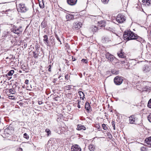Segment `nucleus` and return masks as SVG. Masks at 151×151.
I'll return each instance as SVG.
<instances>
[{
    "instance_id": "obj_54",
    "label": "nucleus",
    "mask_w": 151,
    "mask_h": 151,
    "mask_svg": "<svg viewBox=\"0 0 151 151\" xmlns=\"http://www.w3.org/2000/svg\"><path fill=\"white\" fill-rule=\"evenodd\" d=\"M122 63H125V62L124 61H123V62H122Z\"/></svg>"
},
{
    "instance_id": "obj_17",
    "label": "nucleus",
    "mask_w": 151,
    "mask_h": 151,
    "mask_svg": "<svg viewBox=\"0 0 151 151\" xmlns=\"http://www.w3.org/2000/svg\"><path fill=\"white\" fill-rule=\"evenodd\" d=\"M145 141L147 144L151 145V137L146 139Z\"/></svg>"
},
{
    "instance_id": "obj_9",
    "label": "nucleus",
    "mask_w": 151,
    "mask_h": 151,
    "mask_svg": "<svg viewBox=\"0 0 151 151\" xmlns=\"http://www.w3.org/2000/svg\"><path fill=\"white\" fill-rule=\"evenodd\" d=\"M77 1V0H67L68 4L71 6L75 5L76 4Z\"/></svg>"
},
{
    "instance_id": "obj_7",
    "label": "nucleus",
    "mask_w": 151,
    "mask_h": 151,
    "mask_svg": "<svg viewBox=\"0 0 151 151\" xmlns=\"http://www.w3.org/2000/svg\"><path fill=\"white\" fill-rule=\"evenodd\" d=\"M1 13L3 14H6V16H10L13 13V10L9 9L3 11L1 12Z\"/></svg>"
},
{
    "instance_id": "obj_48",
    "label": "nucleus",
    "mask_w": 151,
    "mask_h": 151,
    "mask_svg": "<svg viewBox=\"0 0 151 151\" xmlns=\"http://www.w3.org/2000/svg\"><path fill=\"white\" fill-rule=\"evenodd\" d=\"M29 83V80H28L26 79L25 80V83L27 84H28Z\"/></svg>"
},
{
    "instance_id": "obj_43",
    "label": "nucleus",
    "mask_w": 151,
    "mask_h": 151,
    "mask_svg": "<svg viewBox=\"0 0 151 151\" xmlns=\"http://www.w3.org/2000/svg\"><path fill=\"white\" fill-rule=\"evenodd\" d=\"M81 61L84 62L85 63H87L88 61L85 59H83Z\"/></svg>"
},
{
    "instance_id": "obj_29",
    "label": "nucleus",
    "mask_w": 151,
    "mask_h": 151,
    "mask_svg": "<svg viewBox=\"0 0 151 151\" xmlns=\"http://www.w3.org/2000/svg\"><path fill=\"white\" fill-rule=\"evenodd\" d=\"M9 92L12 94H14L15 93V91L14 89L11 88L9 90Z\"/></svg>"
},
{
    "instance_id": "obj_49",
    "label": "nucleus",
    "mask_w": 151,
    "mask_h": 151,
    "mask_svg": "<svg viewBox=\"0 0 151 151\" xmlns=\"http://www.w3.org/2000/svg\"><path fill=\"white\" fill-rule=\"evenodd\" d=\"M9 99H14V97L13 96H9Z\"/></svg>"
},
{
    "instance_id": "obj_23",
    "label": "nucleus",
    "mask_w": 151,
    "mask_h": 151,
    "mask_svg": "<svg viewBox=\"0 0 151 151\" xmlns=\"http://www.w3.org/2000/svg\"><path fill=\"white\" fill-rule=\"evenodd\" d=\"M92 31L93 32H96L98 30V28L95 26H93L91 27Z\"/></svg>"
},
{
    "instance_id": "obj_55",
    "label": "nucleus",
    "mask_w": 151,
    "mask_h": 151,
    "mask_svg": "<svg viewBox=\"0 0 151 151\" xmlns=\"http://www.w3.org/2000/svg\"><path fill=\"white\" fill-rule=\"evenodd\" d=\"M147 83H149V84H150L151 83L150 82H147Z\"/></svg>"
},
{
    "instance_id": "obj_3",
    "label": "nucleus",
    "mask_w": 151,
    "mask_h": 151,
    "mask_svg": "<svg viewBox=\"0 0 151 151\" xmlns=\"http://www.w3.org/2000/svg\"><path fill=\"white\" fill-rule=\"evenodd\" d=\"M126 20L124 16L122 14H119L116 18V21L119 23H122Z\"/></svg>"
},
{
    "instance_id": "obj_10",
    "label": "nucleus",
    "mask_w": 151,
    "mask_h": 151,
    "mask_svg": "<svg viewBox=\"0 0 151 151\" xmlns=\"http://www.w3.org/2000/svg\"><path fill=\"white\" fill-rule=\"evenodd\" d=\"M106 58L108 59L109 60L111 61L114 59V57L113 56L110 54L109 53H107L106 54Z\"/></svg>"
},
{
    "instance_id": "obj_21",
    "label": "nucleus",
    "mask_w": 151,
    "mask_h": 151,
    "mask_svg": "<svg viewBox=\"0 0 151 151\" xmlns=\"http://www.w3.org/2000/svg\"><path fill=\"white\" fill-rule=\"evenodd\" d=\"M106 30H108L109 31L112 32H114L115 30H114V28L113 27H107L106 28Z\"/></svg>"
},
{
    "instance_id": "obj_2",
    "label": "nucleus",
    "mask_w": 151,
    "mask_h": 151,
    "mask_svg": "<svg viewBox=\"0 0 151 151\" xmlns=\"http://www.w3.org/2000/svg\"><path fill=\"white\" fill-rule=\"evenodd\" d=\"M17 11L18 12L24 13L27 12L28 9L25 4L23 3H20L17 6Z\"/></svg>"
},
{
    "instance_id": "obj_56",
    "label": "nucleus",
    "mask_w": 151,
    "mask_h": 151,
    "mask_svg": "<svg viewBox=\"0 0 151 151\" xmlns=\"http://www.w3.org/2000/svg\"><path fill=\"white\" fill-rule=\"evenodd\" d=\"M50 140H49V141H48V143H50Z\"/></svg>"
},
{
    "instance_id": "obj_45",
    "label": "nucleus",
    "mask_w": 151,
    "mask_h": 151,
    "mask_svg": "<svg viewBox=\"0 0 151 151\" xmlns=\"http://www.w3.org/2000/svg\"><path fill=\"white\" fill-rule=\"evenodd\" d=\"M69 77V76L67 74L65 76V78L66 79H68Z\"/></svg>"
},
{
    "instance_id": "obj_41",
    "label": "nucleus",
    "mask_w": 151,
    "mask_h": 151,
    "mask_svg": "<svg viewBox=\"0 0 151 151\" xmlns=\"http://www.w3.org/2000/svg\"><path fill=\"white\" fill-rule=\"evenodd\" d=\"M115 122L114 121H112L111 122L112 125V126H113V127H114L113 129H114V130H115Z\"/></svg>"
},
{
    "instance_id": "obj_24",
    "label": "nucleus",
    "mask_w": 151,
    "mask_h": 151,
    "mask_svg": "<svg viewBox=\"0 0 151 151\" xmlns=\"http://www.w3.org/2000/svg\"><path fill=\"white\" fill-rule=\"evenodd\" d=\"M143 70L145 72L148 71L150 70V68L147 65L145 66L143 68Z\"/></svg>"
},
{
    "instance_id": "obj_8",
    "label": "nucleus",
    "mask_w": 151,
    "mask_h": 151,
    "mask_svg": "<svg viewBox=\"0 0 151 151\" xmlns=\"http://www.w3.org/2000/svg\"><path fill=\"white\" fill-rule=\"evenodd\" d=\"M137 119L134 115H132L129 117V121L130 124H135V121Z\"/></svg>"
},
{
    "instance_id": "obj_22",
    "label": "nucleus",
    "mask_w": 151,
    "mask_h": 151,
    "mask_svg": "<svg viewBox=\"0 0 151 151\" xmlns=\"http://www.w3.org/2000/svg\"><path fill=\"white\" fill-rule=\"evenodd\" d=\"M88 148L91 151H94L95 149V147L93 145H89Z\"/></svg>"
},
{
    "instance_id": "obj_46",
    "label": "nucleus",
    "mask_w": 151,
    "mask_h": 151,
    "mask_svg": "<svg viewBox=\"0 0 151 151\" xmlns=\"http://www.w3.org/2000/svg\"><path fill=\"white\" fill-rule=\"evenodd\" d=\"M16 151H23V150L22 148H19L17 149Z\"/></svg>"
},
{
    "instance_id": "obj_33",
    "label": "nucleus",
    "mask_w": 151,
    "mask_h": 151,
    "mask_svg": "<svg viewBox=\"0 0 151 151\" xmlns=\"http://www.w3.org/2000/svg\"><path fill=\"white\" fill-rule=\"evenodd\" d=\"M22 69L23 70H26L28 69V67L27 66H25V65L22 66Z\"/></svg>"
},
{
    "instance_id": "obj_5",
    "label": "nucleus",
    "mask_w": 151,
    "mask_h": 151,
    "mask_svg": "<svg viewBox=\"0 0 151 151\" xmlns=\"http://www.w3.org/2000/svg\"><path fill=\"white\" fill-rule=\"evenodd\" d=\"M82 25V23L81 22H75L73 24V28L76 29H78L81 27Z\"/></svg>"
},
{
    "instance_id": "obj_6",
    "label": "nucleus",
    "mask_w": 151,
    "mask_h": 151,
    "mask_svg": "<svg viewBox=\"0 0 151 151\" xmlns=\"http://www.w3.org/2000/svg\"><path fill=\"white\" fill-rule=\"evenodd\" d=\"M71 150V151H81V149L79 145H75L72 146Z\"/></svg>"
},
{
    "instance_id": "obj_27",
    "label": "nucleus",
    "mask_w": 151,
    "mask_h": 151,
    "mask_svg": "<svg viewBox=\"0 0 151 151\" xmlns=\"http://www.w3.org/2000/svg\"><path fill=\"white\" fill-rule=\"evenodd\" d=\"M14 73V70H11L9 71L7 75L9 76H12Z\"/></svg>"
},
{
    "instance_id": "obj_28",
    "label": "nucleus",
    "mask_w": 151,
    "mask_h": 151,
    "mask_svg": "<svg viewBox=\"0 0 151 151\" xmlns=\"http://www.w3.org/2000/svg\"><path fill=\"white\" fill-rule=\"evenodd\" d=\"M46 25V24L45 21H43L41 23V27L43 28L45 27Z\"/></svg>"
},
{
    "instance_id": "obj_18",
    "label": "nucleus",
    "mask_w": 151,
    "mask_h": 151,
    "mask_svg": "<svg viewBox=\"0 0 151 151\" xmlns=\"http://www.w3.org/2000/svg\"><path fill=\"white\" fill-rule=\"evenodd\" d=\"M74 16L71 14H68L66 16V18L68 20L73 19H74Z\"/></svg>"
},
{
    "instance_id": "obj_16",
    "label": "nucleus",
    "mask_w": 151,
    "mask_h": 151,
    "mask_svg": "<svg viewBox=\"0 0 151 151\" xmlns=\"http://www.w3.org/2000/svg\"><path fill=\"white\" fill-rule=\"evenodd\" d=\"M110 41V39L108 37H104L102 40V42L104 43H107Z\"/></svg>"
},
{
    "instance_id": "obj_13",
    "label": "nucleus",
    "mask_w": 151,
    "mask_h": 151,
    "mask_svg": "<svg viewBox=\"0 0 151 151\" xmlns=\"http://www.w3.org/2000/svg\"><path fill=\"white\" fill-rule=\"evenodd\" d=\"M86 129V127L83 125L80 124L78 125L77 129L78 130H80L82 129L85 130Z\"/></svg>"
},
{
    "instance_id": "obj_15",
    "label": "nucleus",
    "mask_w": 151,
    "mask_h": 151,
    "mask_svg": "<svg viewBox=\"0 0 151 151\" xmlns=\"http://www.w3.org/2000/svg\"><path fill=\"white\" fill-rule=\"evenodd\" d=\"M151 89V85L149 84V86H146L143 88V91H150Z\"/></svg>"
},
{
    "instance_id": "obj_34",
    "label": "nucleus",
    "mask_w": 151,
    "mask_h": 151,
    "mask_svg": "<svg viewBox=\"0 0 151 151\" xmlns=\"http://www.w3.org/2000/svg\"><path fill=\"white\" fill-rule=\"evenodd\" d=\"M45 132L47 133V136H48L50 134L51 132L49 129H46Z\"/></svg>"
},
{
    "instance_id": "obj_47",
    "label": "nucleus",
    "mask_w": 151,
    "mask_h": 151,
    "mask_svg": "<svg viewBox=\"0 0 151 151\" xmlns=\"http://www.w3.org/2000/svg\"><path fill=\"white\" fill-rule=\"evenodd\" d=\"M48 68V71L49 72H51V65H49V66Z\"/></svg>"
},
{
    "instance_id": "obj_35",
    "label": "nucleus",
    "mask_w": 151,
    "mask_h": 151,
    "mask_svg": "<svg viewBox=\"0 0 151 151\" xmlns=\"http://www.w3.org/2000/svg\"><path fill=\"white\" fill-rule=\"evenodd\" d=\"M147 119L148 121L151 122V114L147 116Z\"/></svg>"
},
{
    "instance_id": "obj_14",
    "label": "nucleus",
    "mask_w": 151,
    "mask_h": 151,
    "mask_svg": "<svg viewBox=\"0 0 151 151\" xmlns=\"http://www.w3.org/2000/svg\"><path fill=\"white\" fill-rule=\"evenodd\" d=\"M105 23L104 21H101L98 22V26L99 27H104L105 26Z\"/></svg>"
},
{
    "instance_id": "obj_20",
    "label": "nucleus",
    "mask_w": 151,
    "mask_h": 151,
    "mask_svg": "<svg viewBox=\"0 0 151 151\" xmlns=\"http://www.w3.org/2000/svg\"><path fill=\"white\" fill-rule=\"evenodd\" d=\"M78 93L80 95V99H82V100H83L85 96V95L81 91H79L78 92Z\"/></svg>"
},
{
    "instance_id": "obj_53",
    "label": "nucleus",
    "mask_w": 151,
    "mask_h": 151,
    "mask_svg": "<svg viewBox=\"0 0 151 151\" xmlns=\"http://www.w3.org/2000/svg\"><path fill=\"white\" fill-rule=\"evenodd\" d=\"M61 75H60L59 76V78H60L61 77Z\"/></svg>"
},
{
    "instance_id": "obj_38",
    "label": "nucleus",
    "mask_w": 151,
    "mask_h": 151,
    "mask_svg": "<svg viewBox=\"0 0 151 151\" xmlns=\"http://www.w3.org/2000/svg\"><path fill=\"white\" fill-rule=\"evenodd\" d=\"M103 128L105 130L107 129V128L106 126V125L105 124H103L102 125Z\"/></svg>"
},
{
    "instance_id": "obj_32",
    "label": "nucleus",
    "mask_w": 151,
    "mask_h": 151,
    "mask_svg": "<svg viewBox=\"0 0 151 151\" xmlns=\"http://www.w3.org/2000/svg\"><path fill=\"white\" fill-rule=\"evenodd\" d=\"M55 37L57 39V40L59 41V42H60V44L61 45L62 44V43L61 42V41L60 39V38H59V37L58 36V35H56V34H55Z\"/></svg>"
},
{
    "instance_id": "obj_39",
    "label": "nucleus",
    "mask_w": 151,
    "mask_h": 151,
    "mask_svg": "<svg viewBox=\"0 0 151 151\" xmlns=\"http://www.w3.org/2000/svg\"><path fill=\"white\" fill-rule=\"evenodd\" d=\"M71 86L72 85H68L67 86H65L66 88L67 89V90H70L71 88Z\"/></svg>"
},
{
    "instance_id": "obj_50",
    "label": "nucleus",
    "mask_w": 151,
    "mask_h": 151,
    "mask_svg": "<svg viewBox=\"0 0 151 151\" xmlns=\"http://www.w3.org/2000/svg\"><path fill=\"white\" fill-rule=\"evenodd\" d=\"M79 103H80V102L79 101H78V106H77V107L78 108H80V105H79Z\"/></svg>"
},
{
    "instance_id": "obj_12",
    "label": "nucleus",
    "mask_w": 151,
    "mask_h": 151,
    "mask_svg": "<svg viewBox=\"0 0 151 151\" xmlns=\"http://www.w3.org/2000/svg\"><path fill=\"white\" fill-rule=\"evenodd\" d=\"M142 2L145 6H149L151 4V0H142Z\"/></svg>"
},
{
    "instance_id": "obj_42",
    "label": "nucleus",
    "mask_w": 151,
    "mask_h": 151,
    "mask_svg": "<svg viewBox=\"0 0 151 151\" xmlns=\"http://www.w3.org/2000/svg\"><path fill=\"white\" fill-rule=\"evenodd\" d=\"M140 150L141 151H147L146 148L143 147H141Z\"/></svg>"
},
{
    "instance_id": "obj_1",
    "label": "nucleus",
    "mask_w": 151,
    "mask_h": 151,
    "mask_svg": "<svg viewBox=\"0 0 151 151\" xmlns=\"http://www.w3.org/2000/svg\"><path fill=\"white\" fill-rule=\"evenodd\" d=\"M124 39L127 41L132 40H136L137 41L141 43L142 39L136 34L130 31H125L123 34Z\"/></svg>"
},
{
    "instance_id": "obj_11",
    "label": "nucleus",
    "mask_w": 151,
    "mask_h": 151,
    "mask_svg": "<svg viewBox=\"0 0 151 151\" xmlns=\"http://www.w3.org/2000/svg\"><path fill=\"white\" fill-rule=\"evenodd\" d=\"M43 41L44 43L47 46H48L49 41L47 36L46 35H45L44 36H43Z\"/></svg>"
},
{
    "instance_id": "obj_4",
    "label": "nucleus",
    "mask_w": 151,
    "mask_h": 151,
    "mask_svg": "<svg viewBox=\"0 0 151 151\" xmlns=\"http://www.w3.org/2000/svg\"><path fill=\"white\" fill-rule=\"evenodd\" d=\"M123 80L122 77L119 76L116 77L114 79V83L117 85H121L122 83Z\"/></svg>"
},
{
    "instance_id": "obj_25",
    "label": "nucleus",
    "mask_w": 151,
    "mask_h": 151,
    "mask_svg": "<svg viewBox=\"0 0 151 151\" xmlns=\"http://www.w3.org/2000/svg\"><path fill=\"white\" fill-rule=\"evenodd\" d=\"M90 105L88 103H86L85 106V108L87 110L89 111L90 109Z\"/></svg>"
},
{
    "instance_id": "obj_52",
    "label": "nucleus",
    "mask_w": 151,
    "mask_h": 151,
    "mask_svg": "<svg viewBox=\"0 0 151 151\" xmlns=\"http://www.w3.org/2000/svg\"><path fill=\"white\" fill-rule=\"evenodd\" d=\"M58 97H55L54 98V99L55 100V101H57V98H58Z\"/></svg>"
},
{
    "instance_id": "obj_40",
    "label": "nucleus",
    "mask_w": 151,
    "mask_h": 151,
    "mask_svg": "<svg viewBox=\"0 0 151 151\" xmlns=\"http://www.w3.org/2000/svg\"><path fill=\"white\" fill-rule=\"evenodd\" d=\"M33 56L35 58H36L37 57V54L36 52H33Z\"/></svg>"
},
{
    "instance_id": "obj_26",
    "label": "nucleus",
    "mask_w": 151,
    "mask_h": 151,
    "mask_svg": "<svg viewBox=\"0 0 151 151\" xmlns=\"http://www.w3.org/2000/svg\"><path fill=\"white\" fill-rule=\"evenodd\" d=\"M118 56L121 58H123L124 57V55L123 53L122 52H120L119 53H117Z\"/></svg>"
},
{
    "instance_id": "obj_31",
    "label": "nucleus",
    "mask_w": 151,
    "mask_h": 151,
    "mask_svg": "<svg viewBox=\"0 0 151 151\" xmlns=\"http://www.w3.org/2000/svg\"><path fill=\"white\" fill-rule=\"evenodd\" d=\"M147 106L150 108H151V99L149 100L147 104Z\"/></svg>"
},
{
    "instance_id": "obj_36",
    "label": "nucleus",
    "mask_w": 151,
    "mask_h": 151,
    "mask_svg": "<svg viewBox=\"0 0 151 151\" xmlns=\"http://www.w3.org/2000/svg\"><path fill=\"white\" fill-rule=\"evenodd\" d=\"M102 2L104 4H107L109 1V0H101Z\"/></svg>"
},
{
    "instance_id": "obj_58",
    "label": "nucleus",
    "mask_w": 151,
    "mask_h": 151,
    "mask_svg": "<svg viewBox=\"0 0 151 151\" xmlns=\"http://www.w3.org/2000/svg\"><path fill=\"white\" fill-rule=\"evenodd\" d=\"M112 73L113 74H115L113 72H112Z\"/></svg>"
},
{
    "instance_id": "obj_57",
    "label": "nucleus",
    "mask_w": 151,
    "mask_h": 151,
    "mask_svg": "<svg viewBox=\"0 0 151 151\" xmlns=\"http://www.w3.org/2000/svg\"><path fill=\"white\" fill-rule=\"evenodd\" d=\"M72 59L73 60V61H74L75 60V59H73V58Z\"/></svg>"
},
{
    "instance_id": "obj_44",
    "label": "nucleus",
    "mask_w": 151,
    "mask_h": 151,
    "mask_svg": "<svg viewBox=\"0 0 151 151\" xmlns=\"http://www.w3.org/2000/svg\"><path fill=\"white\" fill-rule=\"evenodd\" d=\"M65 46L66 48H67L68 49H70V46L67 43L66 44Z\"/></svg>"
},
{
    "instance_id": "obj_19",
    "label": "nucleus",
    "mask_w": 151,
    "mask_h": 151,
    "mask_svg": "<svg viewBox=\"0 0 151 151\" xmlns=\"http://www.w3.org/2000/svg\"><path fill=\"white\" fill-rule=\"evenodd\" d=\"M12 31L14 33L17 34L18 35H19L20 34L21 31L19 30V29H14Z\"/></svg>"
},
{
    "instance_id": "obj_51",
    "label": "nucleus",
    "mask_w": 151,
    "mask_h": 151,
    "mask_svg": "<svg viewBox=\"0 0 151 151\" xmlns=\"http://www.w3.org/2000/svg\"><path fill=\"white\" fill-rule=\"evenodd\" d=\"M42 104V101H39L38 102V104H39V105H41V104Z\"/></svg>"
},
{
    "instance_id": "obj_30",
    "label": "nucleus",
    "mask_w": 151,
    "mask_h": 151,
    "mask_svg": "<svg viewBox=\"0 0 151 151\" xmlns=\"http://www.w3.org/2000/svg\"><path fill=\"white\" fill-rule=\"evenodd\" d=\"M23 137L24 138L27 139H28L29 138V136L26 133H25L24 134Z\"/></svg>"
},
{
    "instance_id": "obj_37",
    "label": "nucleus",
    "mask_w": 151,
    "mask_h": 151,
    "mask_svg": "<svg viewBox=\"0 0 151 151\" xmlns=\"http://www.w3.org/2000/svg\"><path fill=\"white\" fill-rule=\"evenodd\" d=\"M39 6H40V7L41 8H43L44 7V4L42 2L41 4H40V3H39Z\"/></svg>"
}]
</instances>
